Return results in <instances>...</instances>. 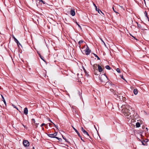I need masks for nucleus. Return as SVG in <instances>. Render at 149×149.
<instances>
[{
	"label": "nucleus",
	"instance_id": "nucleus-52",
	"mask_svg": "<svg viewBox=\"0 0 149 149\" xmlns=\"http://www.w3.org/2000/svg\"><path fill=\"white\" fill-rule=\"evenodd\" d=\"M146 130H148V129L147 128H146Z\"/></svg>",
	"mask_w": 149,
	"mask_h": 149
},
{
	"label": "nucleus",
	"instance_id": "nucleus-27",
	"mask_svg": "<svg viewBox=\"0 0 149 149\" xmlns=\"http://www.w3.org/2000/svg\"><path fill=\"white\" fill-rule=\"evenodd\" d=\"M83 42V41L82 40H80L78 42V43L79 45H80L81 43Z\"/></svg>",
	"mask_w": 149,
	"mask_h": 149
},
{
	"label": "nucleus",
	"instance_id": "nucleus-8",
	"mask_svg": "<svg viewBox=\"0 0 149 149\" xmlns=\"http://www.w3.org/2000/svg\"><path fill=\"white\" fill-rule=\"evenodd\" d=\"M98 70L99 72H101L103 70L102 68L99 65H98Z\"/></svg>",
	"mask_w": 149,
	"mask_h": 149
},
{
	"label": "nucleus",
	"instance_id": "nucleus-40",
	"mask_svg": "<svg viewBox=\"0 0 149 149\" xmlns=\"http://www.w3.org/2000/svg\"><path fill=\"white\" fill-rule=\"evenodd\" d=\"M101 40H102V41L104 43V44L105 45V43L102 40V39H101Z\"/></svg>",
	"mask_w": 149,
	"mask_h": 149
},
{
	"label": "nucleus",
	"instance_id": "nucleus-16",
	"mask_svg": "<svg viewBox=\"0 0 149 149\" xmlns=\"http://www.w3.org/2000/svg\"><path fill=\"white\" fill-rule=\"evenodd\" d=\"M1 96L2 97V101L4 103L6 104V101H5V100L4 99V97H3V95H1Z\"/></svg>",
	"mask_w": 149,
	"mask_h": 149
},
{
	"label": "nucleus",
	"instance_id": "nucleus-13",
	"mask_svg": "<svg viewBox=\"0 0 149 149\" xmlns=\"http://www.w3.org/2000/svg\"><path fill=\"white\" fill-rule=\"evenodd\" d=\"M134 93L135 95H136L138 93V91L136 89H134Z\"/></svg>",
	"mask_w": 149,
	"mask_h": 149
},
{
	"label": "nucleus",
	"instance_id": "nucleus-53",
	"mask_svg": "<svg viewBox=\"0 0 149 149\" xmlns=\"http://www.w3.org/2000/svg\"><path fill=\"white\" fill-rule=\"evenodd\" d=\"M94 126L95 127V129H96V128H95V125H94Z\"/></svg>",
	"mask_w": 149,
	"mask_h": 149
},
{
	"label": "nucleus",
	"instance_id": "nucleus-55",
	"mask_svg": "<svg viewBox=\"0 0 149 149\" xmlns=\"http://www.w3.org/2000/svg\"><path fill=\"white\" fill-rule=\"evenodd\" d=\"M131 36L133 37L132 36V35H131Z\"/></svg>",
	"mask_w": 149,
	"mask_h": 149
},
{
	"label": "nucleus",
	"instance_id": "nucleus-25",
	"mask_svg": "<svg viewBox=\"0 0 149 149\" xmlns=\"http://www.w3.org/2000/svg\"><path fill=\"white\" fill-rule=\"evenodd\" d=\"M38 0L40 2H42L43 4H45V3L44 2V1L42 0Z\"/></svg>",
	"mask_w": 149,
	"mask_h": 149
},
{
	"label": "nucleus",
	"instance_id": "nucleus-42",
	"mask_svg": "<svg viewBox=\"0 0 149 149\" xmlns=\"http://www.w3.org/2000/svg\"><path fill=\"white\" fill-rule=\"evenodd\" d=\"M93 5L95 6V8H96V7H97L96 6V5L94 3H93Z\"/></svg>",
	"mask_w": 149,
	"mask_h": 149
},
{
	"label": "nucleus",
	"instance_id": "nucleus-7",
	"mask_svg": "<svg viewBox=\"0 0 149 149\" xmlns=\"http://www.w3.org/2000/svg\"><path fill=\"white\" fill-rule=\"evenodd\" d=\"M83 133L84 134L86 138L88 139V137H90L88 133L85 130L84 131V132H83Z\"/></svg>",
	"mask_w": 149,
	"mask_h": 149
},
{
	"label": "nucleus",
	"instance_id": "nucleus-15",
	"mask_svg": "<svg viewBox=\"0 0 149 149\" xmlns=\"http://www.w3.org/2000/svg\"><path fill=\"white\" fill-rule=\"evenodd\" d=\"M98 66L97 64H94L93 66V69L94 70L95 69L97 68V67Z\"/></svg>",
	"mask_w": 149,
	"mask_h": 149
},
{
	"label": "nucleus",
	"instance_id": "nucleus-35",
	"mask_svg": "<svg viewBox=\"0 0 149 149\" xmlns=\"http://www.w3.org/2000/svg\"><path fill=\"white\" fill-rule=\"evenodd\" d=\"M120 77H121V78L123 79L124 80H125H125L124 79L123 77V75H120Z\"/></svg>",
	"mask_w": 149,
	"mask_h": 149
},
{
	"label": "nucleus",
	"instance_id": "nucleus-28",
	"mask_svg": "<svg viewBox=\"0 0 149 149\" xmlns=\"http://www.w3.org/2000/svg\"><path fill=\"white\" fill-rule=\"evenodd\" d=\"M113 8V10L114 11V12L116 13H117V14H119L118 13V12H116V11H115V10H114V7H113V8Z\"/></svg>",
	"mask_w": 149,
	"mask_h": 149
},
{
	"label": "nucleus",
	"instance_id": "nucleus-39",
	"mask_svg": "<svg viewBox=\"0 0 149 149\" xmlns=\"http://www.w3.org/2000/svg\"><path fill=\"white\" fill-rule=\"evenodd\" d=\"M83 70H84V72H86V70L85 69V68H83Z\"/></svg>",
	"mask_w": 149,
	"mask_h": 149
},
{
	"label": "nucleus",
	"instance_id": "nucleus-9",
	"mask_svg": "<svg viewBox=\"0 0 149 149\" xmlns=\"http://www.w3.org/2000/svg\"><path fill=\"white\" fill-rule=\"evenodd\" d=\"M24 113L26 115H27L28 114V110L27 108L26 107L24 109Z\"/></svg>",
	"mask_w": 149,
	"mask_h": 149
},
{
	"label": "nucleus",
	"instance_id": "nucleus-56",
	"mask_svg": "<svg viewBox=\"0 0 149 149\" xmlns=\"http://www.w3.org/2000/svg\"><path fill=\"white\" fill-rule=\"evenodd\" d=\"M131 36L133 37L132 36V35H131Z\"/></svg>",
	"mask_w": 149,
	"mask_h": 149
},
{
	"label": "nucleus",
	"instance_id": "nucleus-46",
	"mask_svg": "<svg viewBox=\"0 0 149 149\" xmlns=\"http://www.w3.org/2000/svg\"><path fill=\"white\" fill-rule=\"evenodd\" d=\"M123 98V100H124L125 99V97H124Z\"/></svg>",
	"mask_w": 149,
	"mask_h": 149
},
{
	"label": "nucleus",
	"instance_id": "nucleus-5",
	"mask_svg": "<svg viewBox=\"0 0 149 149\" xmlns=\"http://www.w3.org/2000/svg\"><path fill=\"white\" fill-rule=\"evenodd\" d=\"M23 143L24 146L25 147L29 146V142L27 140H24L23 142Z\"/></svg>",
	"mask_w": 149,
	"mask_h": 149
},
{
	"label": "nucleus",
	"instance_id": "nucleus-44",
	"mask_svg": "<svg viewBox=\"0 0 149 149\" xmlns=\"http://www.w3.org/2000/svg\"><path fill=\"white\" fill-rule=\"evenodd\" d=\"M142 142V145H145V144H144V143L143 142Z\"/></svg>",
	"mask_w": 149,
	"mask_h": 149
},
{
	"label": "nucleus",
	"instance_id": "nucleus-48",
	"mask_svg": "<svg viewBox=\"0 0 149 149\" xmlns=\"http://www.w3.org/2000/svg\"><path fill=\"white\" fill-rule=\"evenodd\" d=\"M121 96H119V98L120 99H121Z\"/></svg>",
	"mask_w": 149,
	"mask_h": 149
},
{
	"label": "nucleus",
	"instance_id": "nucleus-21",
	"mask_svg": "<svg viewBox=\"0 0 149 149\" xmlns=\"http://www.w3.org/2000/svg\"><path fill=\"white\" fill-rule=\"evenodd\" d=\"M144 15L148 19V16L147 15V13L146 11H145L144 13Z\"/></svg>",
	"mask_w": 149,
	"mask_h": 149
},
{
	"label": "nucleus",
	"instance_id": "nucleus-26",
	"mask_svg": "<svg viewBox=\"0 0 149 149\" xmlns=\"http://www.w3.org/2000/svg\"><path fill=\"white\" fill-rule=\"evenodd\" d=\"M38 0L40 2H42L43 4H45V3L44 2V1L42 0Z\"/></svg>",
	"mask_w": 149,
	"mask_h": 149
},
{
	"label": "nucleus",
	"instance_id": "nucleus-57",
	"mask_svg": "<svg viewBox=\"0 0 149 149\" xmlns=\"http://www.w3.org/2000/svg\"><path fill=\"white\" fill-rule=\"evenodd\" d=\"M131 36L133 37L132 36V35H131Z\"/></svg>",
	"mask_w": 149,
	"mask_h": 149
},
{
	"label": "nucleus",
	"instance_id": "nucleus-38",
	"mask_svg": "<svg viewBox=\"0 0 149 149\" xmlns=\"http://www.w3.org/2000/svg\"><path fill=\"white\" fill-rule=\"evenodd\" d=\"M12 37L14 39H15V38H16L13 35L12 36Z\"/></svg>",
	"mask_w": 149,
	"mask_h": 149
},
{
	"label": "nucleus",
	"instance_id": "nucleus-12",
	"mask_svg": "<svg viewBox=\"0 0 149 149\" xmlns=\"http://www.w3.org/2000/svg\"><path fill=\"white\" fill-rule=\"evenodd\" d=\"M70 14L73 16L75 15V12L74 10H72L70 11Z\"/></svg>",
	"mask_w": 149,
	"mask_h": 149
},
{
	"label": "nucleus",
	"instance_id": "nucleus-47",
	"mask_svg": "<svg viewBox=\"0 0 149 149\" xmlns=\"http://www.w3.org/2000/svg\"><path fill=\"white\" fill-rule=\"evenodd\" d=\"M13 106L14 107L16 108V107H15V105H13Z\"/></svg>",
	"mask_w": 149,
	"mask_h": 149
},
{
	"label": "nucleus",
	"instance_id": "nucleus-1",
	"mask_svg": "<svg viewBox=\"0 0 149 149\" xmlns=\"http://www.w3.org/2000/svg\"><path fill=\"white\" fill-rule=\"evenodd\" d=\"M121 111L125 117L128 119L132 118V114L134 112V108L128 105H123Z\"/></svg>",
	"mask_w": 149,
	"mask_h": 149
},
{
	"label": "nucleus",
	"instance_id": "nucleus-17",
	"mask_svg": "<svg viewBox=\"0 0 149 149\" xmlns=\"http://www.w3.org/2000/svg\"><path fill=\"white\" fill-rule=\"evenodd\" d=\"M136 126L137 127H139L140 126V124L139 123L137 122L136 123Z\"/></svg>",
	"mask_w": 149,
	"mask_h": 149
},
{
	"label": "nucleus",
	"instance_id": "nucleus-43",
	"mask_svg": "<svg viewBox=\"0 0 149 149\" xmlns=\"http://www.w3.org/2000/svg\"><path fill=\"white\" fill-rule=\"evenodd\" d=\"M32 121H35V119H32Z\"/></svg>",
	"mask_w": 149,
	"mask_h": 149
},
{
	"label": "nucleus",
	"instance_id": "nucleus-19",
	"mask_svg": "<svg viewBox=\"0 0 149 149\" xmlns=\"http://www.w3.org/2000/svg\"><path fill=\"white\" fill-rule=\"evenodd\" d=\"M105 68L106 69H108V70H110L111 69L110 67H109V65H106L105 66Z\"/></svg>",
	"mask_w": 149,
	"mask_h": 149
},
{
	"label": "nucleus",
	"instance_id": "nucleus-6",
	"mask_svg": "<svg viewBox=\"0 0 149 149\" xmlns=\"http://www.w3.org/2000/svg\"><path fill=\"white\" fill-rule=\"evenodd\" d=\"M84 51L85 54L87 55L89 54L91 52V51L89 50V48L88 46H87L86 49L84 50Z\"/></svg>",
	"mask_w": 149,
	"mask_h": 149
},
{
	"label": "nucleus",
	"instance_id": "nucleus-14",
	"mask_svg": "<svg viewBox=\"0 0 149 149\" xmlns=\"http://www.w3.org/2000/svg\"><path fill=\"white\" fill-rule=\"evenodd\" d=\"M96 10L98 12V13H100V12L102 14L104 15V14L102 12L101 10H100V9L98 8H97V7L95 8Z\"/></svg>",
	"mask_w": 149,
	"mask_h": 149
},
{
	"label": "nucleus",
	"instance_id": "nucleus-30",
	"mask_svg": "<svg viewBox=\"0 0 149 149\" xmlns=\"http://www.w3.org/2000/svg\"><path fill=\"white\" fill-rule=\"evenodd\" d=\"M110 91L111 92H112L113 93L114 92V90L112 89H110Z\"/></svg>",
	"mask_w": 149,
	"mask_h": 149
},
{
	"label": "nucleus",
	"instance_id": "nucleus-36",
	"mask_svg": "<svg viewBox=\"0 0 149 149\" xmlns=\"http://www.w3.org/2000/svg\"><path fill=\"white\" fill-rule=\"evenodd\" d=\"M17 45H18V46H19V45H21L20 44V43L19 42V43L18 42H17Z\"/></svg>",
	"mask_w": 149,
	"mask_h": 149
},
{
	"label": "nucleus",
	"instance_id": "nucleus-54",
	"mask_svg": "<svg viewBox=\"0 0 149 149\" xmlns=\"http://www.w3.org/2000/svg\"><path fill=\"white\" fill-rule=\"evenodd\" d=\"M133 37H134V38L135 39V38L133 36Z\"/></svg>",
	"mask_w": 149,
	"mask_h": 149
},
{
	"label": "nucleus",
	"instance_id": "nucleus-41",
	"mask_svg": "<svg viewBox=\"0 0 149 149\" xmlns=\"http://www.w3.org/2000/svg\"><path fill=\"white\" fill-rule=\"evenodd\" d=\"M45 125V124H44V123H42V124L41 125V127H42V126H43V125Z\"/></svg>",
	"mask_w": 149,
	"mask_h": 149
},
{
	"label": "nucleus",
	"instance_id": "nucleus-37",
	"mask_svg": "<svg viewBox=\"0 0 149 149\" xmlns=\"http://www.w3.org/2000/svg\"><path fill=\"white\" fill-rule=\"evenodd\" d=\"M138 26L139 28H140L141 27V25L140 24H138Z\"/></svg>",
	"mask_w": 149,
	"mask_h": 149
},
{
	"label": "nucleus",
	"instance_id": "nucleus-51",
	"mask_svg": "<svg viewBox=\"0 0 149 149\" xmlns=\"http://www.w3.org/2000/svg\"><path fill=\"white\" fill-rule=\"evenodd\" d=\"M32 149H35L34 147H33Z\"/></svg>",
	"mask_w": 149,
	"mask_h": 149
},
{
	"label": "nucleus",
	"instance_id": "nucleus-45",
	"mask_svg": "<svg viewBox=\"0 0 149 149\" xmlns=\"http://www.w3.org/2000/svg\"><path fill=\"white\" fill-rule=\"evenodd\" d=\"M52 125V124L51 123H49V125L50 126H51V125Z\"/></svg>",
	"mask_w": 149,
	"mask_h": 149
},
{
	"label": "nucleus",
	"instance_id": "nucleus-34",
	"mask_svg": "<svg viewBox=\"0 0 149 149\" xmlns=\"http://www.w3.org/2000/svg\"><path fill=\"white\" fill-rule=\"evenodd\" d=\"M80 138H81V140L82 141H83V142H85V141L84 140V139H82V137L81 136V137H80Z\"/></svg>",
	"mask_w": 149,
	"mask_h": 149
},
{
	"label": "nucleus",
	"instance_id": "nucleus-18",
	"mask_svg": "<svg viewBox=\"0 0 149 149\" xmlns=\"http://www.w3.org/2000/svg\"><path fill=\"white\" fill-rule=\"evenodd\" d=\"M113 93L115 95L118 96V95L119 94L116 91H114Z\"/></svg>",
	"mask_w": 149,
	"mask_h": 149
},
{
	"label": "nucleus",
	"instance_id": "nucleus-23",
	"mask_svg": "<svg viewBox=\"0 0 149 149\" xmlns=\"http://www.w3.org/2000/svg\"><path fill=\"white\" fill-rule=\"evenodd\" d=\"M94 55L95 56V57H97V59H98V60H100V58L99 57H98V56L97 55H96V54H94Z\"/></svg>",
	"mask_w": 149,
	"mask_h": 149
},
{
	"label": "nucleus",
	"instance_id": "nucleus-20",
	"mask_svg": "<svg viewBox=\"0 0 149 149\" xmlns=\"http://www.w3.org/2000/svg\"><path fill=\"white\" fill-rule=\"evenodd\" d=\"M39 56L43 60V61H45L44 58L42 56H41V55L40 54H39Z\"/></svg>",
	"mask_w": 149,
	"mask_h": 149
},
{
	"label": "nucleus",
	"instance_id": "nucleus-49",
	"mask_svg": "<svg viewBox=\"0 0 149 149\" xmlns=\"http://www.w3.org/2000/svg\"><path fill=\"white\" fill-rule=\"evenodd\" d=\"M144 2H145V3H146V1L145 0H143Z\"/></svg>",
	"mask_w": 149,
	"mask_h": 149
},
{
	"label": "nucleus",
	"instance_id": "nucleus-31",
	"mask_svg": "<svg viewBox=\"0 0 149 149\" xmlns=\"http://www.w3.org/2000/svg\"><path fill=\"white\" fill-rule=\"evenodd\" d=\"M48 120L49 122L52 123L53 124L55 125V126H56L52 122V121H51V120H50V119L49 118H48Z\"/></svg>",
	"mask_w": 149,
	"mask_h": 149
},
{
	"label": "nucleus",
	"instance_id": "nucleus-50",
	"mask_svg": "<svg viewBox=\"0 0 149 149\" xmlns=\"http://www.w3.org/2000/svg\"><path fill=\"white\" fill-rule=\"evenodd\" d=\"M36 125V128L37 127V125Z\"/></svg>",
	"mask_w": 149,
	"mask_h": 149
},
{
	"label": "nucleus",
	"instance_id": "nucleus-29",
	"mask_svg": "<svg viewBox=\"0 0 149 149\" xmlns=\"http://www.w3.org/2000/svg\"><path fill=\"white\" fill-rule=\"evenodd\" d=\"M14 40H15V42H16V43L17 42H18L19 43V41H18V40L16 38H15V39H14Z\"/></svg>",
	"mask_w": 149,
	"mask_h": 149
},
{
	"label": "nucleus",
	"instance_id": "nucleus-3",
	"mask_svg": "<svg viewBox=\"0 0 149 149\" xmlns=\"http://www.w3.org/2000/svg\"><path fill=\"white\" fill-rule=\"evenodd\" d=\"M57 133H54V134H48V136H49L50 137H51V138H55L57 139L59 141H61L62 140V139L61 138H59L58 137H57L55 136H56L57 135Z\"/></svg>",
	"mask_w": 149,
	"mask_h": 149
},
{
	"label": "nucleus",
	"instance_id": "nucleus-11",
	"mask_svg": "<svg viewBox=\"0 0 149 149\" xmlns=\"http://www.w3.org/2000/svg\"><path fill=\"white\" fill-rule=\"evenodd\" d=\"M72 128L73 129L75 130V132L77 133L78 136L79 137H81V136H80L79 133L78 131L76 129H75L73 126H72Z\"/></svg>",
	"mask_w": 149,
	"mask_h": 149
},
{
	"label": "nucleus",
	"instance_id": "nucleus-58",
	"mask_svg": "<svg viewBox=\"0 0 149 149\" xmlns=\"http://www.w3.org/2000/svg\"><path fill=\"white\" fill-rule=\"evenodd\" d=\"M118 14H117V15H118Z\"/></svg>",
	"mask_w": 149,
	"mask_h": 149
},
{
	"label": "nucleus",
	"instance_id": "nucleus-33",
	"mask_svg": "<svg viewBox=\"0 0 149 149\" xmlns=\"http://www.w3.org/2000/svg\"><path fill=\"white\" fill-rule=\"evenodd\" d=\"M62 137H63V139H64V140L66 141L67 142L68 141H67V139L66 138H65L63 136V135H62Z\"/></svg>",
	"mask_w": 149,
	"mask_h": 149
},
{
	"label": "nucleus",
	"instance_id": "nucleus-10",
	"mask_svg": "<svg viewBox=\"0 0 149 149\" xmlns=\"http://www.w3.org/2000/svg\"><path fill=\"white\" fill-rule=\"evenodd\" d=\"M106 86L107 87V86L108 85V88H109V86H111V84L110 83V82H106V84H105Z\"/></svg>",
	"mask_w": 149,
	"mask_h": 149
},
{
	"label": "nucleus",
	"instance_id": "nucleus-4",
	"mask_svg": "<svg viewBox=\"0 0 149 149\" xmlns=\"http://www.w3.org/2000/svg\"><path fill=\"white\" fill-rule=\"evenodd\" d=\"M132 114V118H134L135 119L139 117V115L137 114V113L135 112V110L134 109V112Z\"/></svg>",
	"mask_w": 149,
	"mask_h": 149
},
{
	"label": "nucleus",
	"instance_id": "nucleus-22",
	"mask_svg": "<svg viewBox=\"0 0 149 149\" xmlns=\"http://www.w3.org/2000/svg\"><path fill=\"white\" fill-rule=\"evenodd\" d=\"M116 71L118 73H120V70L119 68H117Z\"/></svg>",
	"mask_w": 149,
	"mask_h": 149
},
{
	"label": "nucleus",
	"instance_id": "nucleus-32",
	"mask_svg": "<svg viewBox=\"0 0 149 149\" xmlns=\"http://www.w3.org/2000/svg\"><path fill=\"white\" fill-rule=\"evenodd\" d=\"M81 130L83 132H84V131L85 130H84L83 127H81Z\"/></svg>",
	"mask_w": 149,
	"mask_h": 149
},
{
	"label": "nucleus",
	"instance_id": "nucleus-24",
	"mask_svg": "<svg viewBox=\"0 0 149 149\" xmlns=\"http://www.w3.org/2000/svg\"><path fill=\"white\" fill-rule=\"evenodd\" d=\"M76 23L77 25L78 26V27L80 28V29L81 30L82 28H81V26L79 25V24L77 22H76Z\"/></svg>",
	"mask_w": 149,
	"mask_h": 149
},
{
	"label": "nucleus",
	"instance_id": "nucleus-2",
	"mask_svg": "<svg viewBox=\"0 0 149 149\" xmlns=\"http://www.w3.org/2000/svg\"><path fill=\"white\" fill-rule=\"evenodd\" d=\"M100 79L101 82L104 83H106L108 81L107 77L105 74L101 75Z\"/></svg>",
	"mask_w": 149,
	"mask_h": 149
}]
</instances>
